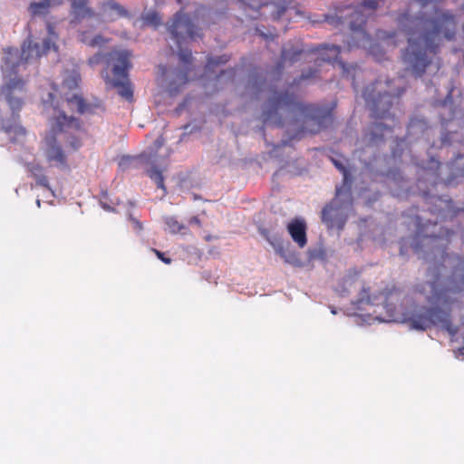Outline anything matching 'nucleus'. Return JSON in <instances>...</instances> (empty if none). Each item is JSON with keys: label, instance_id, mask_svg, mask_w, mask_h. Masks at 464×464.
I'll return each instance as SVG.
<instances>
[{"label": "nucleus", "instance_id": "f257e3e1", "mask_svg": "<svg viewBox=\"0 0 464 464\" xmlns=\"http://www.w3.org/2000/svg\"><path fill=\"white\" fill-rule=\"evenodd\" d=\"M428 227L419 228L413 249L415 252L430 251L433 260L428 267V279L418 284L415 289L436 306L422 308L413 314L409 322L412 329L421 331L440 325L454 336L458 327L451 324L450 310L438 305L450 306L455 301L454 295L464 291V258L445 251L451 231L446 229L439 234H428Z\"/></svg>", "mask_w": 464, "mask_h": 464}, {"label": "nucleus", "instance_id": "f03ea898", "mask_svg": "<svg viewBox=\"0 0 464 464\" xmlns=\"http://www.w3.org/2000/svg\"><path fill=\"white\" fill-rule=\"evenodd\" d=\"M396 23L407 35L408 46L401 59L405 70L415 77L422 76L438 53L441 39L453 40L457 32L455 16L448 11L434 9L432 14L411 15L409 10L398 14Z\"/></svg>", "mask_w": 464, "mask_h": 464}, {"label": "nucleus", "instance_id": "7ed1b4c3", "mask_svg": "<svg viewBox=\"0 0 464 464\" xmlns=\"http://www.w3.org/2000/svg\"><path fill=\"white\" fill-rule=\"evenodd\" d=\"M48 37L44 39L42 44L34 43L31 36L24 41L21 46V52L16 48H7L5 50V57L2 65L4 76V84L1 87V92L12 111V119L5 120V123L18 124L19 112L24 104L26 96V82L17 76L21 66L27 63L40 59L46 55L51 50L57 51L56 40L57 34L52 24L47 23Z\"/></svg>", "mask_w": 464, "mask_h": 464}, {"label": "nucleus", "instance_id": "20e7f679", "mask_svg": "<svg viewBox=\"0 0 464 464\" xmlns=\"http://www.w3.org/2000/svg\"><path fill=\"white\" fill-rule=\"evenodd\" d=\"M262 116L265 123L276 126L283 124V117H289L295 121H302L304 130L317 133L331 120L332 111L326 107L304 103L285 91L273 93L266 102Z\"/></svg>", "mask_w": 464, "mask_h": 464}, {"label": "nucleus", "instance_id": "39448f33", "mask_svg": "<svg viewBox=\"0 0 464 464\" xmlns=\"http://www.w3.org/2000/svg\"><path fill=\"white\" fill-rule=\"evenodd\" d=\"M44 102L50 103L55 111L57 110L58 114L51 120V130L42 140L41 151L51 167L66 169L68 167L67 155L56 135L63 132L81 131L82 130V121L73 116H67L64 111L60 110L59 102L55 103V95L52 92L48 94V100H44Z\"/></svg>", "mask_w": 464, "mask_h": 464}, {"label": "nucleus", "instance_id": "423d86ee", "mask_svg": "<svg viewBox=\"0 0 464 464\" xmlns=\"http://www.w3.org/2000/svg\"><path fill=\"white\" fill-rule=\"evenodd\" d=\"M108 63H112L113 78L108 73L102 75L107 85L116 88L121 97L128 102L133 100V86L129 79V70L131 68L130 53L126 50H112L108 54Z\"/></svg>", "mask_w": 464, "mask_h": 464}, {"label": "nucleus", "instance_id": "0eeeda50", "mask_svg": "<svg viewBox=\"0 0 464 464\" xmlns=\"http://www.w3.org/2000/svg\"><path fill=\"white\" fill-rule=\"evenodd\" d=\"M389 83L390 82L376 81L363 90L362 97L373 119L385 120L392 116L390 111L394 102H398L401 92L392 93L387 90Z\"/></svg>", "mask_w": 464, "mask_h": 464}, {"label": "nucleus", "instance_id": "6e6552de", "mask_svg": "<svg viewBox=\"0 0 464 464\" xmlns=\"http://www.w3.org/2000/svg\"><path fill=\"white\" fill-rule=\"evenodd\" d=\"M168 30L177 44L180 61L184 63H189L192 60V53L190 50L183 48V44H188V41L196 40L197 37H201L199 29L195 26L187 14L179 11L174 15Z\"/></svg>", "mask_w": 464, "mask_h": 464}, {"label": "nucleus", "instance_id": "1a4fd4ad", "mask_svg": "<svg viewBox=\"0 0 464 464\" xmlns=\"http://www.w3.org/2000/svg\"><path fill=\"white\" fill-rule=\"evenodd\" d=\"M350 188H336L335 197L322 210V221L328 229L342 230L347 221V210L352 205Z\"/></svg>", "mask_w": 464, "mask_h": 464}, {"label": "nucleus", "instance_id": "9d476101", "mask_svg": "<svg viewBox=\"0 0 464 464\" xmlns=\"http://www.w3.org/2000/svg\"><path fill=\"white\" fill-rule=\"evenodd\" d=\"M318 55L315 63L320 64L321 62L334 63L337 62L340 68L342 69L343 76L352 80L353 88L355 89V75L359 70L357 64H347L344 62L338 60L339 54L341 53V47L336 44H319L310 50Z\"/></svg>", "mask_w": 464, "mask_h": 464}, {"label": "nucleus", "instance_id": "9b49d317", "mask_svg": "<svg viewBox=\"0 0 464 464\" xmlns=\"http://www.w3.org/2000/svg\"><path fill=\"white\" fill-rule=\"evenodd\" d=\"M400 294V289L394 285H387L380 291L371 293L370 286L362 283L355 304L360 306L362 304L376 305L382 304L385 307H388L393 296H399Z\"/></svg>", "mask_w": 464, "mask_h": 464}, {"label": "nucleus", "instance_id": "f8f14e48", "mask_svg": "<svg viewBox=\"0 0 464 464\" xmlns=\"http://www.w3.org/2000/svg\"><path fill=\"white\" fill-rule=\"evenodd\" d=\"M61 98L66 103L67 108L72 112L84 114L92 113L94 111V106L92 104L87 103L82 96L78 93L64 92Z\"/></svg>", "mask_w": 464, "mask_h": 464}, {"label": "nucleus", "instance_id": "ddd939ff", "mask_svg": "<svg viewBox=\"0 0 464 464\" xmlns=\"http://www.w3.org/2000/svg\"><path fill=\"white\" fill-rule=\"evenodd\" d=\"M287 231L291 236L293 241L300 247L303 248L307 244L306 237V223L304 219L295 218L287 225Z\"/></svg>", "mask_w": 464, "mask_h": 464}, {"label": "nucleus", "instance_id": "4468645a", "mask_svg": "<svg viewBox=\"0 0 464 464\" xmlns=\"http://www.w3.org/2000/svg\"><path fill=\"white\" fill-rule=\"evenodd\" d=\"M127 14L125 8L114 0H108L101 5V15L106 21H114Z\"/></svg>", "mask_w": 464, "mask_h": 464}, {"label": "nucleus", "instance_id": "2eb2a0df", "mask_svg": "<svg viewBox=\"0 0 464 464\" xmlns=\"http://www.w3.org/2000/svg\"><path fill=\"white\" fill-rule=\"evenodd\" d=\"M72 24L81 22L86 17H93L94 11L88 6V0H71Z\"/></svg>", "mask_w": 464, "mask_h": 464}, {"label": "nucleus", "instance_id": "dca6fc26", "mask_svg": "<svg viewBox=\"0 0 464 464\" xmlns=\"http://www.w3.org/2000/svg\"><path fill=\"white\" fill-rule=\"evenodd\" d=\"M63 0H41L39 2H31L28 6V12L32 16L46 15L51 8L59 6Z\"/></svg>", "mask_w": 464, "mask_h": 464}, {"label": "nucleus", "instance_id": "f3484780", "mask_svg": "<svg viewBox=\"0 0 464 464\" xmlns=\"http://www.w3.org/2000/svg\"><path fill=\"white\" fill-rule=\"evenodd\" d=\"M435 203L439 202V208L430 209L432 213H436L441 217L442 219H447L448 218H453L458 216L460 211L464 209L455 208H453V203L451 200H444L441 198H431Z\"/></svg>", "mask_w": 464, "mask_h": 464}, {"label": "nucleus", "instance_id": "a211bd4d", "mask_svg": "<svg viewBox=\"0 0 464 464\" xmlns=\"http://www.w3.org/2000/svg\"><path fill=\"white\" fill-rule=\"evenodd\" d=\"M78 39L81 43L84 44L87 46L90 47H101L104 45L106 43H108V39H106L102 34H98L95 35L91 34V31L89 30H83L79 32Z\"/></svg>", "mask_w": 464, "mask_h": 464}, {"label": "nucleus", "instance_id": "6ab92c4d", "mask_svg": "<svg viewBox=\"0 0 464 464\" xmlns=\"http://www.w3.org/2000/svg\"><path fill=\"white\" fill-rule=\"evenodd\" d=\"M81 75L78 72L72 71L69 72L63 81L61 96L64 92L72 93L74 90L79 88L81 82Z\"/></svg>", "mask_w": 464, "mask_h": 464}, {"label": "nucleus", "instance_id": "aec40b11", "mask_svg": "<svg viewBox=\"0 0 464 464\" xmlns=\"http://www.w3.org/2000/svg\"><path fill=\"white\" fill-rule=\"evenodd\" d=\"M27 169L32 177L35 179L36 185L49 188L48 178L44 174L43 167L39 164L30 163L27 165Z\"/></svg>", "mask_w": 464, "mask_h": 464}, {"label": "nucleus", "instance_id": "412c9836", "mask_svg": "<svg viewBox=\"0 0 464 464\" xmlns=\"http://www.w3.org/2000/svg\"><path fill=\"white\" fill-rule=\"evenodd\" d=\"M188 82V75L187 72L178 71L175 72V78L173 81L169 82L168 92L169 95L174 96L177 95L181 87H183Z\"/></svg>", "mask_w": 464, "mask_h": 464}, {"label": "nucleus", "instance_id": "4be33fe9", "mask_svg": "<svg viewBox=\"0 0 464 464\" xmlns=\"http://www.w3.org/2000/svg\"><path fill=\"white\" fill-rule=\"evenodd\" d=\"M388 130H391L388 125L382 122H375L372 126L371 131L367 134L368 140L370 142H376L379 140H382L384 131Z\"/></svg>", "mask_w": 464, "mask_h": 464}, {"label": "nucleus", "instance_id": "5701e85b", "mask_svg": "<svg viewBox=\"0 0 464 464\" xmlns=\"http://www.w3.org/2000/svg\"><path fill=\"white\" fill-rule=\"evenodd\" d=\"M398 33L396 31L387 32L384 30H378L376 32V38L379 41H382L387 47H396L397 46V37Z\"/></svg>", "mask_w": 464, "mask_h": 464}, {"label": "nucleus", "instance_id": "b1692460", "mask_svg": "<svg viewBox=\"0 0 464 464\" xmlns=\"http://www.w3.org/2000/svg\"><path fill=\"white\" fill-rule=\"evenodd\" d=\"M331 160H332L333 164L335 166V168L343 176V185L341 188H343V189H345L346 188H350L349 185H348V183H349V171H348L347 168L345 167V163L347 162V160L345 159L336 160V159H334V158H332Z\"/></svg>", "mask_w": 464, "mask_h": 464}, {"label": "nucleus", "instance_id": "393cba45", "mask_svg": "<svg viewBox=\"0 0 464 464\" xmlns=\"http://www.w3.org/2000/svg\"><path fill=\"white\" fill-rule=\"evenodd\" d=\"M0 130L6 133L14 132L18 135H25L26 134V130L23 126L12 124V123H5V119H3L1 116H0Z\"/></svg>", "mask_w": 464, "mask_h": 464}, {"label": "nucleus", "instance_id": "a878e982", "mask_svg": "<svg viewBox=\"0 0 464 464\" xmlns=\"http://www.w3.org/2000/svg\"><path fill=\"white\" fill-rule=\"evenodd\" d=\"M303 50L300 49H293V50H287L283 49L281 52V59L283 63H294L296 61H298L300 55L303 53Z\"/></svg>", "mask_w": 464, "mask_h": 464}, {"label": "nucleus", "instance_id": "bb28decb", "mask_svg": "<svg viewBox=\"0 0 464 464\" xmlns=\"http://www.w3.org/2000/svg\"><path fill=\"white\" fill-rule=\"evenodd\" d=\"M290 2H291V0H289L288 2H286V0H284L283 3H277V4L272 5V7H273L272 17L274 20H278L284 16L285 13L288 9V5H289Z\"/></svg>", "mask_w": 464, "mask_h": 464}, {"label": "nucleus", "instance_id": "cd10ccee", "mask_svg": "<svg viewBox=\"0 0 464 464\" xmlns=\"http://www.w3.org/2000/svg\"><path fill=\"white\" fill-rule=\"evenodd\" d=\"M251 86L253 89V93L257 95L260 92L264 91L266 86V81L262 79V76L258 73L253 74L251 77Z\"/></svg>", "mask_w": 464, "mask_h": 464}, {"label": "nucleus", "instance_id": "c85d7f7f", "mask_svg": "<svg viewBox=\"0 0 464 464\" xmlns=\"http://www.w3.org/2000/svg\"><path fill=\"white\" fill-rule=\"evenodd\" d=\"M229 56L227 54H223L217 57H210L208 60V63L206 64V70L207 71H213L214 68L219 64H225L228 62Z\"/></svg>", "mask_w": 464, "mask_h": 464}, {"label": "nucleus", "instance_id": "c756f323", "mask_svg": "<svg viewBox=\"0 0 464 464\" xmlns=\"http://www.w3.org/2000/svg\"><path fill=\"white\" fill-rule=\"evenodd\" d=\"M318 70L310 68L306 72H304L298 79H295L293 82V85H299L303 81L314 80L318 77Z\"/></svg>", "mask_w": 464, "mask_h": 464}, {"label": "nucleus", "instance_id": "7c9ffc66", "mask_svg": "<svg viewBox=\"0 0 464 464\" xmlns=\"http://www.w3.org/2000/svg\"><path fill=\"white\" fill-rule=\"evenodd\" d=\"M149 177L155 181L157 187L160 188H164V178L160 170L157 168H152L148 170Z\"/></svg>", "mask_w": 464, "mask_h": 464}, {"label": "nucleus", "instance_id": "2f4dec72", "mask_svg": "<svg viewBox=\"0 0 464 464\" xmlns=\"http://www.w3.org/2000/svg\"><path fill=\"white\" fill-rule=\"evenodd\" d=\"M165 224L168 226L169 231L172 233H179L185 227L173 217L167 218L165 219Z\"/></svg>", "mask_w": 464, "mask_h": 464}, {"label": "nucleus", "instance_id": "473e14b6", "mask_svg": "<svg viewBox=\"0 0 464 464\" xmlns=\"http://www.w3.org/2000/svg\"><path fill=\"white\" fill-rule=\"evenodd\" d=\"M145 22L148 24L157 26L161 23V17L156 12H151L145 16Z\"/></svg>", "mask_w": 464, "mask_h": 464}, {"label": "nucleus", "instance_id": "72a5a7b5", "mask_svg": "<svg viewBox=\"0 0 464 464\" xmlns=\"http://www.w3.org/2000/svg\"><path fill=\"white\" fill-rule=\"evenodd\" d=\"M67 143L72 150H77L82 146L81 139L75 135L70 136L67 140Z\"/></svg>", "mask_w": 464, "mask_h": 464}, {"label": "nucleus", "instance_id": "f704fd0d", "mask_svg": "<svg viewBox=\"0 0 464 464\" xmlns=\"http://www.w3.org/2000/svg\"><path fill=\"white\" fill-rule=\"evenodd\" d=\"M275 29L273 32H269V33H264L263 31H261L259 28H256V34L261 36L262 38L266 39V40H268V39H274L276 37V33H275Z\"/></svg>", "mask_w": 464, "mask_h": 464}, {"label": "nucleus", "instance_id": "c9c22d12", "mask_svg": "<svg viewBox=\"0 0 464 464\" xmlns=\"http://www.w3.org/2000/svg\"><path fill=\"white\" fill-rule=\"evenodd\" d=\"M152 252L157 256L159 259H160L163 263L169 265L171 263V259L169 257H166L164 253L160 252L156 248H152Z\"/></svg>", "mask_w": 464, "mask_h": 464}, {"label": "nucleus", "instance_id": "e433bc0d", "mask_svg": "<svg viewBox=\"0 0 464 464\" xmlns=\"http://www.w3.org/2000/svg\"><path fill=\"white\" fill-rule=\"evenodd\" d=\"M164 142H165V139L163 138L162 135L158 137L154 142L156 150H159L160 148H161L163 146Z\"/></svg>", "mask_w": 464, "mask_h": 464}, {"label": "nucleus", "instance_id": "4c0bfd02", "mask_svg": "<svg viewBox=\"0 0 464 464\" xmlns=\"http://www.w3.org/2000/svg\"><path fill=\"white\" fill-rule=\"evenodd\" d=\"M131 221H132L134 228L136 230H138V231L142 230V224L139 220H137L135 218H131Z\"/></svg>", "mask_w": 464, "mask_h": 464}, {"label": "nucleus", "instance_id": "58836bf2", "mask_svg": "<svg viewBox=\"0 0 464 464\" xmlns=\"http://www.w3.org/2000/svg\"><path fill=\"white\" fill-rule=\"evenodd\" d=\"M454 354L456 357L463 356L464 355V346H461L454 351Z\"/></svg>", "mask_w": 464, "mask_h": 464}, {"label": "nucleus", "instance_id": "ea45409f", "mask_svg": "<svg viewBox=\"0 0 464 464\" xmlns=\"http://www.w3.org/2000/svg\"><path fill=\"white\" fill-rule=\"evenodd\" d=\"M416 1L420 4L421 8L427 7V5L432 2V0H416Z\"/></svg>", "mask_w": 464, "mask_h": 464}, {"label": "nucleus", "instance_id": "a19ab883", "mask_svg": "<svg viewBox=\"0 0 464 464\" xmlns=\"http://www.w3.org/2000/svg\"><path fill=\"white\" fill-rule=\"evenodd\" d=\"M343 282H344V284H345V285H352V283L353 282V276H346V277L343 279Z\"/></svg>", "mask_w": 464, "mask_h": 464}, {"label": "nucleus", "instance_id": "79ce46f5", "mask_svg": "<svg viewBox=\"0 0 464 464\" xmlns=\"http://www.w3.org/2000/svg\"><path fill=\"white\" fill-rule=\"evenodd\" d=\"M189 223H191V224L194 223V224L200 226V220L197 217L191 218Z\"/></svg>", "mask_w": 464, "mask_h": 464}, {"label": "nucleus", "instance_id": "37998d69", "mask_svg": "<svg viewBox=\"0 0 464 464\" xmlns=\"http://www.w3.org/2000/svg\"><path fill=\"white\" fill-rule=\"evenodd\" d=\"M98 61H99V56L97 55V56H94V57L91 58V59L89 60V63H90L91 64H93V63H98Z\"/></svg>", "mask_w": 464, "mask_h": 464}, {"label": "nucleus", "instance_id": "c03bdc74", "mask_svg": "<svg viewBox=\"0 0 464 464\" xmlns=\"http://www.w3.org/2000/svg\"><path fill=\"white\" fill-rule=\"evenodd\" d=\"M260 232L267 240H269L268 231L266 229H262Z\"/></svg>", "mask_w": 464, "mask_h": 464}, {"label": "nucleus", "instance_id": "a18cd8bd", "mask_svg": "<svg viewBox=\"0 0 464 464\" xmlns=\"http://www.w3.org/2000/svg\"><path fill=\"white\" fill-rule=\"evenodd\" d=\"M160 69L162 71V73L164 74L165 73V71H166V67L165 66H160Z\"/></svg>", "mask_w": 464, "mask_h": 464}, {"label": "nucleus", "instance_id": "49530a36", "mask_svg": "<svg viewBox=\"0 0 464 464\" xmlns=\"http://www.w3.org/2000/svg\"><path fill=\"white\" fill-rule=\"evenodd\" d=\"M229 73H230L231 75H234V74H235L234 70H233V69L229 70Z\"/></svg>", "mask_w": 464, "mask_h": 464}, {"label": "nucleus", "instance_id": "de8ad7c7", "mask_svg": "<svg viewBox=\"0 0 464 464\" xmlns=\"http://www.w3.org/2000/svg\"><path fill=\"white\" fill-rule=\"evenodd\" d=\"M432 226H433V227H436V226H437V222H434V223L432 224Z\"/></svg>", "mask_w": 464, "mask_h": 464}, {"label": "nucleus", "instance_id": "09e8293b", "mask_svg": "<svg viewBox=\"0 0 464 464\" xmlns=\"http://www.w3.org/2000/svg\"><path fill=\"white\" fill-rule=\"evenodd\" d=\"M177 1H178L179 3H180V2H181V0H177Z\"/></svg>", "mask_w": 464, "mask_h": 464}, {"label": "nucleus", "instance_id": "8fccbe9b", "mask_svg": "<svg viewBox=\"0 0 464 464\" xmlns=\"http://www.w3.org/2000/svg\"><path fill=\"white\" fill-rule=\"evenodd\" d=\"M463 11H464V4H463V7H462Z\"/></svg>", "mask_w": 464, "mask_h": 464}]
</instances>
